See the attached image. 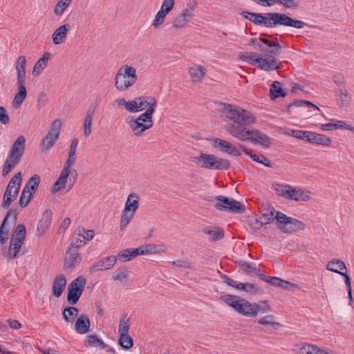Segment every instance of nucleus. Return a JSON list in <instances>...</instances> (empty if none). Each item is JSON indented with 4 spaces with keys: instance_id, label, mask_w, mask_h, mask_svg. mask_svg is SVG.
<instances>
[{
    "instance_id": "nucleus-1",
    "label": "nucleus",
    "mask_w": 354,
    "mask_h": 354,
    "mask_svg": "<svg viewBox=\"0 0 354 354\" xmlns=\"http://www.w3.org/2000/svg\"><path fill=\"white\" fill-rule=\"evenodd\" d=\"M218 110L227 119L232 121L227 127V133L239 141L251 142L269 147L270 139L264 133L250 127L256 122L254 115L241 106L225 103H218Z\"/></svg>"
},
{
    "instance_id": "nucleus-2",
    "label": "nucleus",
    "mask_w": 354,
    "mask_h": 354,
    "mask_svg": "<svg viewBox=\"0 0 354 354\" xmlns=\"http://www.w3.org/2000/svg\"><path fill=\"white\" fill-rule=\"evenodd\" d=\"M221 299L236 313L245 317H256L259 313H267L272 310V306L266 300L251 303L242 297L232 295H223Z\"/></svg>"
},
{
    "instance_id": "nucleus-3",
    "label": "nucleus",
    "mask_w": 354,
    "mask_h": 354,
    "mask_svg": "<svg viewBox=\"0 0 354 354\" xmlns=\"http://www.w3.org/2000/svg\"><path fill=\"white\" fill-rule=\"evenodd\" d=\"M137 80L136 69L128 64H123L115 75L114 86L118 92H124L131 88Z\"/></svg>"
},
{
    "instance_id": "nucleus-4",
    "label": "nucleus",
    "mask_w": 354,
    "mask_h": 354,
    "mask_svg": "<svg viewBox=\"0 0 354 354\" xmlns=\"http://www.w3.org/2000/svg\"><path fill=\"white\" fill-rule=\"evenodd\" d=\"M193 162L203 169L222 170L230 167L229 160L211 153H200L193 158Z\"/></svg>"
},
{
    "instance_id": "nucleus-5",
    "label": "nucleus",
    "mask_w": 354,
    "mask_h": 354,
    "mask_svg": "<svg viewBox=\"0 0 354 354\" xmlns=\"http://www.w3.org/2000/svg\"><path fill=\"white\" fill-rule=\"evenodd\" d=\"M262 24L267 28H274L278 25H282L295 28H303L305 23L300 20L293 19L288 15L282 13L272 12L263 15Z\"/></svg>"
},
{
    "instance_id": "nucleus-6",
    "label": "nucleus",
    "mask_w": 354,
    "mask_h": 354,
    "mask_svg": "<svg viewBox=\"0 0 354 354\" xmlns=\"http://www.w3.org/2000/svg\"><path fill=\"white\" fill-rule=\"evenodd\" d=\"M26 230L24 225H18L10 240V244L7 257L10 259H14L17 257V254L21 248L26 238Z\"/></svg>"
},
{
    "instance_id": "nucleus-7",
    "label": "nucleus",
    "mask_w": 354,
    "mask_h": 354,
    "mask_svg": "<svg viewBox=\"0 0 354 354\" xmlns=\"http://www.w3.org/2000/svg\"><path fill=\"white\" fill-rule=\"evenodd\" d=\"M22 176L21 172L17 173L10 180L3 197L2 207L8 209L12 201H14L19 193Z\"/></svg>"
},
{
    "instance_id": "nucleus-8",
    "label": "nucleus",
    "mask_w": 354,
    "mask_h": 354,
    "mask_svg": "<svg viewBox=\"0 0 354 354\" xmlns=\"http://www.w3.org/2000/svg\"><path fill=\"white\" fill-rule=\"evenodd\" d=\"M62 122L59 119L55 120L50 126L49 131L43 139L41 148L43 151H47L52 147L58 139Z\"/></svg>"
},
{
    "instance_id": "nucleus-9",
    "label": "nucleus",
    "mask_w": 354,
    "mask_h": 354,
    "mask_svg": "<svg viewBox=\"0 0 354 354\" xmlns=\"http://www.w3.org/2000/svg\"><path fill=\"white\" fill-rule=\"evenodd\" d=\"M86 281L83 277H79L73 280L68 286L67 301L70 304H77L82 294Z\"/></svg>"
},
{
    "instance_id": "nucleus-10",
    "label": "nucleus",
    "mask_w": 354,
    "mask_h": 354,
    "mask_svg": "<svg viewBox=\"0 0 354 354\" xmlns=\"http://www.w3.org/2000/svg\"><path fill=\"white\" fill-rule=\"evenodd\" d=\"M216 199L218 203L215 204V207L218 210H228L236 213L243 212L245 210L243 205L233 198L218 196Z\"/></svg>"
},
{
    "instance_id": "nucleus-11",
    "label": "nucleus",
    "mask_w": 354,
    "mask_h": 354,
    "mask_svg": "<svg viewBox=\"0 0 354 354\" xmlns=\"http://www.w3.org/2000/svg\"><path fill=\"white\" fill-rule=\"evenodd\" d=\"M295 131H292V135L297 138L306 139L310 142H314L318 145L324 146H329L331 144V139L326 137L322 134H319L309 131H300L299 133H295Z\"/></svg>"
},
{
    "instance_id": "nucleus-12",
    "label": "nucleus",
    "mask_w": 354,
    "mask_h": 354,
    "mask_svg": "<svg viewBox=\"0 0 354 354\" xmlns=\"http://www.w3.org/2000/svg\"><path fill=\"white\" fill-rule=\"evenodd\" d=\"M212 146L219 149L221 152L228 153L231 156L239 157L241 151L233 143L221 138H215L212 140Z\"/></svg>"
},
{
    "instance_id": "nucleus-13",
    "label": "nucleus",
    "mask_w": 354,
    "mask_h": 354,
    "mask_svg": "<svg viewBox=\"0 0 354 354\" xmlns=\"http://www.w3.org/2000/svg\"><path fill=\"white\" fill-rule=\"evenodd\" d=\"M193 12V6L185 8L178 16L174 18L172 27L176 30L183 29L192 17Z\"/></svg>"
},
{
    "instance_id": "nucleus-14",
    "label": "nucleus",
    "mask_w": 354,
    "mask_h": 354,
    "mask_svg": "<svg viewBox=\"0 0 354 354\" xmlns=\"http://www.w3.org/2000/svg\"><path fill=\"white\" fill-rule=\"evenodd\" d=\"M157 102L154 97H149V102H147V105L149 106L148 109L145 111V112L141 114L136 119L142 122H144L151 127L153 126V120H152V115L155 111V108L156 106Z\"/></svg>"
},
{
    "instance_id": "nucleus-15",
    "label": "nucleus",
    "mask_w": 354,
    "mask_h": 354,
    "mask_svg": "<svg viewBox=\"0 0 354 354\" xmlns=\"http://www.w3.org/2000/svg\"><path fill=\"white\" fill-rule=\"evenodd\" d=\"M254 64L261 70L269 71L279 68L281 64L278 63L277 60L274 57L268 59L263 57H258L254 60Z\"/></svg>"
},
{
    "instance_id": "nucleus-16",
    "label": "nucleus",
    "mask_w": 354,
    "mask_h": 354,
    "mask_svg": "<svg viewBox=\"0 0 354 354\" xmlns=\"http://www.w3.org/2000/svg\"><path fill=\"white\" fill-rule=\"evenodd\" d=\"M71 167H72L71 166L64 165V167L62 171H61L59 178H57V180L53 186V188L51 189L53 193H57L65 188L67 182V178L69 176V174L71 171Z\"/></svg>"
},
{
    "instance_id": "nucleus-17",
    "label": "nucleus",
    "mask_w": 354,
    "mask_h": 354,
    "mask_svg": "<svg viewBox=\"0 0 354 354\" xmlns=\"http://www.w3.org/2000/svg\"><path fill=\"white\" fill-rule=\"evenodd\" d=\"M66 278L59 274L55 277L52 283V292L55 297H59L66 286Z\"/></svg>"
},
{
    "instance_id": "nucleus-18",
    "label": "nucleus",
    "mask_w": 354,
    "mask_h": 354,
    "mask_svg": "<svg viewBox=\"0 0 354 354\" xmlns=\"http://www.w3.org/2000/svg\"><path fill=\"white\" fill-rule=\"evenodd\" d=\"M116 261L117 257L115 256L105 257L93 265L91 270V272H97L109 270L114 266Z\"/></svg>"
},
{
    "instance_id": "nucleus-19",
    "label": "nucleus",
    "mask_w": 354,
    "mask_h": 354,
    "mask_svg": "<svg viewBox=\"0 0 354 354\" xmlns=\"http://www.w3.org/2000/svg\"><path fill=\"white\" fill-rule=\"evenodd\" d=\"M311 198L312 192L310 191L293 187L290 200L297 202H308Z\"/></svg>"
},
{
    "instance_id": "nucleus-20",
    "label": "nucleus",
    "mask_w": 354,
    "mask_h": 354,
    "mask_svg": "<svg viewBox=\"0 0 354 354\" xmlns=\"http://www.w3.org/2000/svg\"><path fill=\"white\" fill-rule=\"evenodd\" d=\"M205 68L201 65H193L188 69V73L193 82H201L205 75Z\"/></svg>"
},
{
    "instance_id": "nucleus-21",
    "label": "nucleus",
    "mask_w": 354,
    "mask_h": 354,
    "mask_svg": "<svg viewBox=\"0 0 354 354\" xmlns=\"http://www.w3.org/2000/svg\"><path fill=\"white\" fill-rule=\"evenodd\" d=\"M69 28L70 26L68 24H64L54 31L52 35V39L55 45H59L64 41L66 37Z\"/></svg>"
},
{
    "instance_id": "nucleus-22",
    "label": "nucleus",
    "mask_w": 354,
    "mask_h": 354,
    "mask_svg": "<svg viewBox=\"0 0 354 354\" xmlns=\"http://www.w3.org/2000/svg\"><path fill=\"white\" fill-rule=\"evenodd\" d=\"M50 216L51 213L48 211H45L42 214L37 225L36 232L38 236H42L45 234L50 223Z\"/></svg>"
},
{
    "instance_id": "nucleus-23",
    "label": "nucleus",
    "mask_w": 354,
    "mask_h": 354,
    "mask_svg": "<svg viewBox=\"0 0 354 354\" xmlns=\"http://www.w3.org/2000/svg\"><path fill=\"white\" fill-rule=\"evenodd\" d=\"M10 218H12L14 221L15 220L16 216L14 212L10 211L7 214L0 227V243L1 244H3L7 239V236L10 230V227L8 225V221Z\"/></svg>"
},
{
    "instance_id": "nucleus-24",
    "label": "nucleus",
    "mask_w": 354,
    "mask_h": 354,
    "mask_svg": "<svg viewBox=\"0 0 354 354\" xmlns=\"http://www.w3.org/2000/svg\"><path fill=\"white\" fill-rule=\"evenodd\" d=\"M18 83V91L15 94L13 101L12 105L15 109H18L26 99L27 95L26 88L24 86V82H17Z\"/></svg>"
},
{
    "instance_id": "nucleus-25",
    "label": "nucleus",
    "mask_w": 354,
    "mask_h": 354,
    "mask_svg": "<svg viewBox=\"0 0 354 354\" xmlns=\"http://www.w3.org/2000/svg\"><path fill=\"white\" fill-rule=\"evenodd\" d=\"M25 142V137L19 136L14 142L9 153L21 158L24 151Z\"/></svg>"
},
{
    "instance_id": "nucleus-26",
    "label": "nucleus",
    "mask_w": 354,
    "mask_h": 354,
    "mask_svg": "<svg viewBox=\"0 0 354 354\" xmlns=\"http://www.w3.org/2000/svg\"><path fill=\"white\" fill-rule=\"evenodd\" d=\"M129 127L135 136H140L143 132L150 129L151 127L142 122L137 119H131L129 121Z\"/></svg>"
},
{
    "instance_id": "nucleus-27",
    "label": "nucleus",
    "mask_w": 354,
    "mask_h": 354,
    "mask_svg": "<svg viewBox=\"0 0 354 354\" xmlns=\"http://www.w3.org/2000/svg\"><path fill=\"white\" fill-rule=\"evenodd\" d=\"M75 328L80 334H86L90 329V321L85 315H80L76 320Z\"/></svg>"
},
{
    "instance_id": "nucleus-28",
    "label": "nucleus",
    "mask_w": 354,
    "mask_h": 354,
    "mask_svg": "<svg viewBox=\"0 0 354 354\" xmlns=\"http://www.w3.org/2000/svg\"><path fill=\"white\" fill-rule=\"evenodd\" d=\"M77 248L71 246L65 257V266L68 268L73 267L78 262Z\"/></svg>"
},
{
    "instance_id": "nucleus-29",
    "label": "nucleus",
    "mask_w": 354,
    "mask_h": 354,
    "mask_svg": "<svg viewBox=\"0 0 354 354\" xmlns=\"http://www.w3.org/2000/svg\"><path fill=\"white\" fill-rule=\"evenodd\" d=\"M138 201L139 197L136 194L133 193L130 194L127 197L124 211L134 214L138 208Z\"/></svg>"
},
{
    "instance_id": "nucleus-30",
    "label": "nucleus",
    "mask_w": 354,
    "mask_h": 354,
    "mask_svg": "<svg viewBox=\"0 0 354 354\" xmlns=\"http://www.w3.org/2000/svg\"><path fill=\"white\" fill-rule=\"evenodd\" d=\"M261 277L262 279H266V281L270 283V284L274 286L281 287L284 289H287L288 286L294 288H298L299 287L298 285L295 283L284 281L277 277H266L265 275L263 274Z\"/></svg>"
},
{
    "instance_id": "nucleus-31",
    "label": "nucleus",
    "mask_w": 354,
    "mask_h": 354,
    "mask_svg": "<svg viewBox=\"0 0 354 354\" xmlns=\"http://www.w3.org/2000/svg\"><path fill=\"white\" fill-rule=\"evenodd\" d=\"M258 324L264 326H270L272 328H277L280 326L279 322L277 321L275 316L273 314L268 313L265 316L260 317L257 320Z\"/></svg>"
},
{
    "instance_id": "nucleus-32",
    "label": "nucleus",
    "mask_w": 354,
    "mask_h": 354,
    "mask_svg": "<svg viewBox=\"0 0 354 354\" xmlns=\"http://www.w3.org/2000/svg\"><path fill=\"white\" fill-rule=\"evenodd\" d=\"M269 95L272 100H275L279 97H284L286 93L282 88L281 83L279 81H274L271 84Z\"/></svg>"
},
{
    "instance_id": "nucleus-33",
    "label": "nucleus",
    "mask_w": 354,
    "mask_h": 354,
    "mask_svg": "<svg viewBox=\"0 0 354 354\" xmlns=\"http://www.w3.org/2000/svg\"><path fill=\"white\" fill-rule=\"evenodd\" d=\"M240 148L249 156L254 162L262 164L268 167H271V162L266 157L263 155L253 154L251 151L248 150L243 145H240Z\"/></svg>"
},
{
    "instance_id": "nucleus-34",
    "label": "nucleus",
    "mask_w": 354,
    "mask_h": 354,
    "mask_svg": "<svg viewBox=\"0 0 354 354\" xmlns=\"http://www.w3.org/2000/svg\"><path fill=\"white\" fill-rule=\"evenodd\" d=\"M293 187L289 185L277 184L274 187V192L278 196L290 200Z\"/></svg>"
},
{
    "instance_id": "nucleus-35",
    "label": "nucleus",
    "mask_w": 354,
    "mask_h": 354,
    "mask_svg": "<svg viewBox=\"0 0 354 354\" xmlns=\"http://www.w3.org/2000/svg\"><path fill=\"white\" fill-rule=\"evenodd\" d=\"M334 129H346L354 132V127L346 124L344 122L341 120L335 121L328 124H324L321 126V129L323 131H330Z\"/></svg>"
},
{
    "instance_id": "nucleus-36",
    "label": "nucleus",
    "mask_w": 354,
    "mask_h": 354,
    "mask_svg": "<svg viewBox=\"0 0 354 354\" xmlns=\"http://www.w3.org/2000/svg\"><path fill=\"white\" fill-rule=\"evenodd\" d=\"M26 57L23 55L18 57L16 63V70L17 71V82H25Z\"/></svg>"
},
{
    "instance_id": "nucleus-37",
    "label": "nucleus",
    "mask_w": 354,
    "mask_h": 354,
    "mask_svg": "<svg viewBox=\"0 0 354 354\" xmlns=\"http://www.w3.org/2000/svg\"><path fill=\"white\" fill-rule=\"evenodd\" d=\"M326 269L339 274L343 272L342 270L346 271L345 263L339 259L330 261L326 265Z\"/></svg>"
},
{
    "instance_id": "nucleus-38",
    "label": "nucleus",
    "mask_w": 354,
    "mask_h": 354,
    "mask_svg": "<svg viewBox=\"0 0 354 354\" xmlns=\"http://www.w3.org/2000/svg\"><path fill=\"white\" fill-rule=\"evenodd\" d=\"M49 57L50 54L45 53L43 55V57L36 62L32 70V75L34 76L39 75L40 73L46 68Z\"/></svg>"
},
{
    "instance_id": "nucleus-39",
    "label": "nucleus",
    "mask_w": 354,
    "mask_h": 354,
    "mask_svg": "<svg viewBox=\"0 0 354 354\" xmlns=\"http://www.w3.org/2000/svg\"><path fill=\"white\" fill-rule=\"evenodd\" d=\"M71 1L72 0H59L53 8L55 15L57 17L62 16Z\"/></svg>"
},
{
    "instance_id": "nucleus-40",
    "label": "nucleus",
    "mask_w": 354,
    "mask_h": 354,
    "mask_svg": "<svg viewBox=\"0 0 354 354\" xmlns=\"http://www.w3.org/2000/svg\"><path fill=\"white\" fill-rule=\"evenodd\" d=\"M78 145V140L73 138L71 140L70 150L68 153V158L65 162V165L72 167L75 162V153Z\"/></svg>"
},
{
    "instance_id": "nucleus-41",
    "label": "nucleus",
    "mask_w": 354,
    "mask_h": 354,
    "mask_svg": "<svg viewBox=\"0 0 354 354\" xmlns=\"http://www.w3.org/2000/svg\"><path fill=\"white\" fill-rule=\"evenodd\" d=\"M301 354H329L319 347L311 344H306L300 348Z\"/></svg>"
},
{
    "instance_id": "nucleus-42",
    "label": "nucleus",
    "mask_w": 354,
    "mask_h": 354,
    "mask_svg": "<svg viewBox=\"0 0 354 354\" xmlns=\"http://www.w3.org/2000/svg\"><path fill=\"white\" fill-rule=\"evenodd\" d=\"M259 41H261L266 44H267L269 47L272 48L269 53L271 55H278L281 53V46L278 42L269 40L266 38H260Z\"/></svg>"
},
{
    "instance_id": "nucleus-43",
    "label": "nucleus",
    "mask_w": 354,
    "mask_h": 354,
    "mask_svg": "<svg viewBox=\"0 0 354 354\" xmlns=\"http://www.w3.org/2000/svg\"><path fill=\"white\" fill-rule=\"evenodd\" d=\"M40 183V177L37 174L33 175L27 182L24 189L32 192L33 194L37 189Z\"/></svg>"
},
{
    "instance_id": "nucleus-44",
    "label": "nucleus",
    "mask_w": 354,
    "mask_h": 354,
    "mask_svg": "<svg viewBox=\"0 0 354 354\" xmlns=\"http://www.w3.org/2000/svg\"><path fill=\"white\" fill-rule=\"evenodd\" d=\"M86 342L89 346L104 348L106 344L96 335H90L86 337Z\"/></svg>"
},
{
    "instance_id": "nucleus-45",
    "label": "nucleus",
    "mask_w": 354,
    "mask_h": 354,
    "mask_svg": "<svg viewBox=\"0 0 354 354\" xmlns=\"http://www.w3.org/2000/svg\"><path fill=\"white\" fill-rule=\"evenodd\" d=\"M78 309L75 307H68L64 308L63 316L66 322H72L75 317L77 316Z\"/></svg>"
},
{
    "instance_id": "nucleus-46",
    "label": "nucleus",
    "mask_w": 354,
    "mask_h": 354,
    "mask_svg": "<svg viewBox=\"0 0 354 354\" xmlns=\"http://www.w3.org/2000/svg\"><path fill=\"white\" fill-rule=\"evenodd\" d=\"M135 249H126L121 251L116 257L119 260L128 261L137 257L135 253Z\"/></svg>"
},
{
    "instance_id": "nucleus-47",
    "label": "nucleus",
    "mask_w": 354,
    "mask_h": 354,
    "mask_svg": "<svg viewBox=\"0 0 354 354\" xmlns=\"http://www.w3.org/2000/svg\"><path fill=\"white\" fill-rule=\"evenodd\" d=\"M167 15L163 10H160L152 21V26L156 29L159 28L164 24Z\"/></svg>"
},
{
    "instance_id": "nucleus-48",
    "label": "nucleus",
    "mask_w": 354,
    "mask_h": 354,
    "mask_svg": "<svg viewBox=\"0 0 354 354\" xmlns=\"http://www.w3.org/2000/svg\"><path fill=\"white\" fill-rule=\"evenodd\" d=\"M167 15L163 10H160L152 21V26L156 29L159 28L164 24Z\"/></svg>"
},
{
    "instance_id": "nucleus-49",
    "label": "nucleus",
    "mask_w": 354,
    "mask_h": 354,
    "mask_svg": "<svg viewBox=\"0 0 354 354\" xmlns=\"http://www.w3.org/2000/svg\"><path fill=\"white\" fill-rule=\"evenodd\" d=\"M242 16L245 18L249 19L250 21L254 22L257 25H261L263 23V15L261 14H256L248 12H242Z\"/></svg>"
},
{
    "instance_id": "nucleus-50",
    "label": "nucleus",
    "mask_w": 354,
    "mask_h": 354,
    "mask_svg": "<svg viewBox=\"0 0 354 354\" xmlns=\"http://www.w3.org/2000/svg\"><path fill=\"white\" fill-rule=\"evenodd\" d=\"M133 216L134 214L133 213H129L123 210L120 221V228L121 230H123L127 227Z\"/></svg>"
},
{
    "instance_id": "nucleus-51",
    "label": "nucleus",
    "mask_w": 354,
    "mask_h": 354,
    "mask_svg": "<svg viewBox=\"0 0 354 354\" xmlns=\"http://www.w3.org/2000/svg\"><path fill=\"white\" fill-rule=\"evenodd\" d=\"M205 233L209 235V239L213 241L219 240L223 236V231L218 227L205 230Z\"/></svg>"
},
{
    "instance_id": "nucleus-52",
    "label": "nucleus",
    "mask_w": 354,
    "mask_h": 354,
    "mask_svg": "<svg viewBox=\"0 0 354 354\" xmlns=\"http://www.w3.org/2000/svg\"><path fill=\"white\" fill-rule=\"evenodd\" d=\"M135 249V253L137 256L143 254H153L156 252V247L152 245H145Z\"/></svg>"
},
{
    "instance_id": "nucleus-53",
    "label": "nucleus",
    "mask_w": 354,
    "mask_h": 354,
    "mask_svg": "<svg viewBox=\"0 0 354 354\" xmlns=\"http://www.w3.org/2000/svg\"><path fill=\"white\" fill-rule=\"evenodd\" d=\"M129 330V319L127 317H123L120 319L118 326V333L120 335H127Z\"/></svg>"
},
{
    "instance_id": "nucleus-54",
    "label": "nucleus",
    "mask_w": 354,
    "mask_h": 354,
    "mask_svg": "<svg viewBox=\"0 0 354 354\" xmlns=\"http://www.w3.org/2000/svg\"><path fill=\"white\" fill-rule=\"evenodd\" d=\"M238 290H244L253 295L260 292V289L252 283H240L239 286H238Z\"/></svg>"
},
{
    "instance_id": "nucleus-55",
    "label": "nucleus",
    "mask_w": 354,
    "mask_h": 354,
    "mask_svg": "<svg viewBox=\"0 0 354 354\" xmlns=\"http://www.w3.org/2000/svg\"><path fill=\"white\" fill-rule=\"evenodd\" d=\"M32 194V192H29L28 190L24 189L19 201L20 206L22 207H26L30 203Z\"/></svg>"
},
{
    "instance_id": "nucleus-56",
    "label": "nucleus",
    "mask_w": 354,
    "mask_h": 354,
    "mask_svg": "<svg viewBox=\"0 0 354 354\" xmlns=\"http://www.w3.org/2000/svg\"><path fill=\"white\" fill-rule=\"evenodd\" d=\"M93 118L91 113H87L84 120V134L88 137L91 133Z\"/></svg>"
},
{
    "instance_id": "nucleus-57",
    "label": "nucleus",
    "mask_w": 354,
    "mask_h": 354,
    "mask_svg": "<svg viewBox=\"0 0 354 354\" xmlns=\"http://www.w3.org/2000/svg\"><path fill=\"white\" fill-rule=\"evenodd\" d=\"M118 343L122 348L128 349L132 347L133 339L130 336L128 335V334L122 335H120Z\"/></svg>"
},
{
    "instance_id": "nucleus-58",
    "label": "nucleus",
    "mask_w": 354,
    "mask_h": 354,
    "mask_svg": "<svg viewBox=\"0 0 354 354\" xmlns=\"http://www.w3.org/2000/svg\"><path fill=\"white\" fill-rule=\"evenodd\" d=\"M258 57L257 56L255 53L251 52H244L239 55V59L245 62H251L254 64V60Z\"/></svg>"
},
{
    "instance_id": "nucleus-59",
    "label": "nucleus",
    "mask_w": 354,
    "mask_h": 354,
    "mask_svg": "<svg viewBox=\"0 0 354 354\" xmlns=\"http://www.w3.org/2000/svg\"><path fill=\"white\" fill-rule=\"evenodd\" d=\"M279 3L283 6L288 8H295L299 6V0H274V4Z\"/></svg>"
},
{
    "instance_id": "nucleus-60",
    "label": "nucleus",
    "mask_w": 354,
    "mask_h": 354,
    "mask_svg": "<svg viewBox=\"0 0 354 354\" xmlns=\"http://www.w3.org/2000/svg\"><path fill=\"white\" fill-rule=\"evenodd\" d=\"M175 0H164L162 3L160 10L166 14L169 13L174 7Z\"/></svg>"
},
{
    "instance_id": "nucleus-61",
    "label": "nucleus",
    "mask_w": 354,
    "mask_h": 354,
    "mask_svg": "<svg viewBox=\"0 0 354 354\" xmlns=\"http://www.w3.org/2000/svg\"><path fill=\"white\" fill-rule=\"evenodd\" d=\"M10 122V118L8 114L7 110L0 106V124L6 125Z\"/></svg>"
},
{
    "instance_id": "nucleus-62",
    "label": "nucleus",
    "mask_w": 354,
    "mask_h": 354,
    "mask_svg": "<svg viewBox=\"0 0 354 354\" xmlns=\"http://www.w3.org/2000/svg\"><path fill=\"white\" fill-rule=\"evenodd\" d=\"M289 223L292 225L295 230H304L306 227V224L303 221L292 218Z\"/></svg>"
},
{
    "instance_id": "nucleus-63",
    "label": "nucleus",
    "mask_w": 354,
    "mask_h": 354,
    "mask_svg": "<svg viewBox=\"0 0 354 354\" xmlns=\"http://www.w3.org/2000/svg\"><path fill=\"white\" fill-rule=\"evenodd\" d=\"M239 263L240 267L248 273H252L257 272V268L250 263H248L245 261H240Z\"/></svg>"
},
{
    "instance_id": "nucleus-64",
    "label": "nucleus",
    "mask_w": 354,
    "mask_h": 354,
    "mask_svg": "<svg viewBox=\"0 0 354 354\" xmlns=\"http://www.w3.org/2000/svg\"><path fill=\"white\" fill-rule=\"evenodd\" d=\"M277 222L280 224H287L290 223L291 219L290 217H288L286 215L281 212H277L275 216Z\"/></svg>"
}]
</instances>
